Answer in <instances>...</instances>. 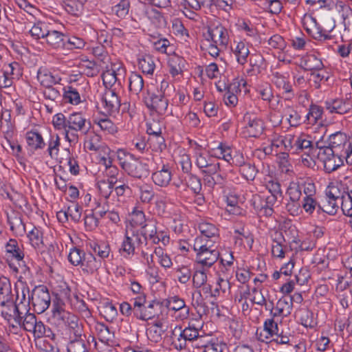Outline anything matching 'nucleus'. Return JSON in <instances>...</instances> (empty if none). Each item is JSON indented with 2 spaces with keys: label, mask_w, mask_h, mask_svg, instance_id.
<instances>
[{
  "label": "nucleus",
  "mask_w": 352,
  "mask_h": 352,
  "mask_svg": "<svg viewBox=\"0 0 352 352\" xmlns=\"http://www.w3.org/2000/svg\"><path fill=\"white\" fill-rule=\"evenodd\" d=\"M87 0H63L65 10L73 15H78L83 9Z\"/></svg>",
  "instance_id": "nucleus-52"
},
{
  "label": "nucleus",
  "mask_w": 352,
  "mask_h": 352,
  "mask_svg": "<svg viewBox=\"0 0 352 352\" xmlns=\"http://www.w3.org/2000/svg\"><path fill=\"white\" fill-rule=\"evenodd\" d=\"M47 145V152L49 156L52 159H56L59 155L60 147V138L59 135L51 133Z\"/></svg>",
  "instance_id": "nucleus-44"
},
{
  "label": "nucleus",
  "mask_w": 352,
  "mask_h": 352,
  "mask_svg": "<svg viewBox=\"0 0 352 352\" xmlns=\"http://www.w3.org/2000/svg\"><path fill=\"white\" fill-rule=\"evenodd\" d=\"M143 101L148 109L155 110L158 114L166 113L168 106V97L147 90L143 93Z\"/></svg>",
  "instance_id": "nucleus-12"
},
{
  "label": "nucleus",
  "mask_w": 352,
  "mask_h": 352,
  "mask_svg": "<svg viewBox=\"0 0 352 352\" xmlns=\"http://www.w3.org/2000/svg\"><path fill=\"white\" fill-rule=\"evenodd\" d=\"M167 307L170 310L175 311V317L181 320L186 319L189 314V309L184 301L177 296H173L168 298Z\"/></svg>",
  "instance_id": "nucleus-23"
},
{
  "label": "nucleus",
  "mask_w": 352,
  "mask_h": 352,
  "mask_svg": "<svg viewBox=\"0 0 352 352\" xmlns=\"http://www.w3.org/2000/svg\"><path fill=\"white\" fill-rule=\"evenodd\" d=\"M184 60L179 56H174L169 60V72L173 77L182 74L184 65Z\"/></svg>",
  "instance_id": "nucleus-61"
},
{
  "label": "nucleus",
  "mask_w": 352,
  "mask_h": 352,
  "mask_svg": "<svg viewBox=\"0 0 352 352\" xmlns=\"http://www.w3.org/2000/svg\"><path fill=\"white\" fill-rule=\"evenodd\" d=\"M336 6L341 15L344 30L352 33V8L342 1L338 2Z\"/></svg>",
  "instance_id": "nucleus-35"
},
{
  "label": "nucleus",
  "mask_w": 352,
  "mask_h": 352,
  "mask_svg": "<svg viewBox=\"0 0 352 352\" xmlns=\"http://www.w3.org/2000/svg\"><path fill=\"white\" fill-rule=\"evenodd\" d=\"M201 236L206 241L217 243L219 241V230L215 224L207 221H201L198 224Z\"/></svg>",
  "instance_id": "nucleus-17"
},
{
  "label": "nucleus",
  "mask_w": 352,
  "mask_h": 352,
  "mask_svg": "<svg viewBox=\"0 0 352 352\" xmlns=\"http://www.w3.org/2000/svg\"><path fill=\"white\" fill-rule=\"evenodd\" d=\"M349 192L345 191V185L339 182L330 183L325 190V195L334 198L339 201Z\"/></svg>",
  "instance_id": "nucleus-37"
},
{
  "label": "nucleus",
  "mask_w": 352,
  "mask_h": 352,
  "mask_svg": "<svg viewBox=\"0 0 352 352\" xmlns=\"http://www.w3.org/2000/svg\"><path fill=\"white\" fill-rule=\"evenodd\" d=\"M142 236V241L145 245L148 241H151L153 244L159 243V239L157 237V221L151 218L148 219L146 224H144L138 232Z\"/></svg>",
  "instance_id": "nucleus-16"
},
{
  "label": "nucleus",
  "mask_w": 352,
  "mask_h": 352,
  "mask_svg": "<svg viewBox=\"0 0 352 352\" xmlns=\"http://www.w3.org/2000/svg\"><path fill=\"white\" fill-rule=\"evenodd\" d=\"M157 257V263L164 269H169L173 265L170 256L161 248L156 247L153 251Z\"/></svg>",
  "instance_id": "nucleus-54"
},
{
  "label": "nucleus",
  "mask_w": 352,
  "mask_h": 352,
  "mask_svg": "<svg viewBox=\"0 0 352 352\" xmlns=\"http://www.w3.org/2000/svg\"><path fill=\"white\" fill-rule=\"evenodd\" d=\"M185 182L187 186L193 193L201 192L202 185L201 179L198 176L192 173H188L185 177Z\"/></svg>",
  "instance_id": "nucleus-62"
},
{
  "label": "nucleus",
  "mask_w": 352,
  "mask_h": 352,
  "mask_svg": "<svg viewBox=\"0 0 352 352\" xmlns=\"http://www.w3.org/2000/svg\"><path fill=\"white\" fill-rule=\"evenodd\" d=\"M159 305V302L155 300L151 301L147 306H144L135 316L142 320H148L153 318L157 314L155 309Z\"/></svg>",
  "instance_id": "nucleus-50"
},
{
  "label": "nucleus",
  "mask_w": 352,
  "mask_h": 352,
  "mask_svg": "<svg viewBox=\"0 0 352 352\" xmlns=\"http://www.w3.org/2000/svg\"><path fill=\"white\" fill-rule=\"evenodd\" d=\"M165 329L162 323L158 322L153 324L146 330L148 338L154 342H157L162 340V336Z\"/></svg>",
  "instance_id": "nucleus-55"
},
{
  "label": "nucleus",
  "mask_w": 352,
  "mask_h": 352,
  "mask_svg": "<svg viewBox=\"0 0 352 352\" xmlns=\"http://www.w3.org/2000/svg\"><path fill=\"white\" fill-rule=\"evenodd\" d=\"M1 313L2 317L12 327H15V322L19 321V307L14 303V300H11L10 303L0 305Z\"/></svg>",
  "instance_id": "nucleus-22"
},
{
  "label": "nucleus",
  "mask_w": 352,
  "mask_h": 352,
  "mask_svg": "<svg viewBox=\"0 0 352 352\" xmlns=\"http://www.w3.org/2000/svg\"><path fill=\"white\" fill-rule=\"evenodd\" d=\"M171 168L168 164H163L160 168L157 169L152 174L154 184L160 187H166L172 179Z\"/></svg>",
  "instance_id": "nucleus-21"
},
{
  "label": "nucleus",
  "mask_w": 352,
  "mask_h": 352,
  "mask_svg": "<svg viewBox=\"0 0 352 352\" xmlns=\"http://www.w3.org/2000/svg\"><path fill=\"white\" fill-rule=\"evenodd\" d=\"M245 120H248V122L245 126V133L249 137L256 138L261 135L263 131V122L254 117L251 118L250 116L245 117Z\"/></svg>",
  "instance_id": "nucleus-31"
},
{
  "label": "nucleus",
  "mask_w": 352,
  "mask_h": 352,
  "mask_svg": "<svg viewBox=\"0 0 352 352\" xmlns=\"http://www.w3.org/2000/svg\"><path fill=\"white\" fill-rule=\"evenodd\" d=\"M265 186L270 193V195L267 196L268 203L270 204L276 203L278 198L282 195L280 185L278 181L269 176L265 178Z\"/></svg>",
  "instance_id": "nucleus-28"
},
{
  "label": "nucleus",
  "mask_w": 352,
  "mask_h": 352,
  "mask_svg": "<svg viewBox=\"0 0 352 352\" xmlns=\"http://www.w3.org/2000/svg\"><path fill=\"white\" fill-rule=\"evenodd\" d=\"M12 300H14V297L11 284L8 279L3 278L0 284V305L10 303Z\"/></svg>",
  "instance_id": "nucleus-46"
},
{
  "label": "nucleus",
  "mask_w": 352,
  "mask_h": 352,
  "mask_svg": "<svg viewBox=\"0 0 352 352\" xmlns=\"http://www.w3.org/2000/svg\"><path fill=\"white\" fill-rule=\"evenodd\" d=\"M293 307V298L283 297L280 298L274 309H271L273 318L282 316L287 317L290 315Z\"/></svg>",
  "instance_id": "nucleus-24"
},
{
  "label": "nucleus",
  "mask_w": 352,
  "mask_h": 352,
  "mask_svg": "<svg viewBox=\"0 0 352 352\" xmlns=\"http://www.w3.org/2000/svg\"><path fill=\"white\" fill-rule=\"evenodd\" d=\"M301 64L305 69L314 72L322 70L324 67L321 58L314 54L303 56L301 59Z\"/></svg>",
  "instance_id": "nucleus-38"
},
{
  "label": "nucleus",
  "mask_w": 352,
  "mask_h": 352,
  "mask_svg": "<svg viewBox=\"0 0 352 352\" xmlns=\"http://www.w3.org/2000/svg\"><path fill=\"white\" fill-rule=\"evenodd\" d=\"M294 138L295 136L292 134L282 135L275 133L272 138L273 146H275L276 148H280L285 151H289L294 148Z\"/></svg>",
  "instance_id": "nucleus-33"
},
{
  "label": "nucleus",
  "mask_w": 352,
  "mask_h": 352,
  "mask_svg": "<svg viewBox=\"0 0 352 352\" xmlns=\"http://www.w3.org/2000/svg\"><path fill=\"white\" fill-rule=\"evenodd\" d=\"M102 265L100 259H97L91 253H85L80 267L82 271L87 274H93L96 272Z\"/></svg>",
  "instance_id": "nucleus-34"
},
{
  "label": "nucleus",
  "mask_w": 352,
  "mask_h": 352,
  "mask_svg": "<svg viewBox=\"0 0 352 352\" xmlns=\"http://www.w3.org/2000/svg\"><path fill=\"white\" fill-rule=\"evenodd\" d=\"M294 147L296 148V151L307 149V152L311 153L315 150V148L312 147V142L309 138L305 134H301L296 137V138H294Z\"/></svg>",
  "instance_id": "nucleus-56"
},
{
  "label": "nucleus",
  "mask_w": 352,
  "mask_h": 352,
  "mask_svg": "<svg viewBox=\"0 0 352 352\" xmlns=\"http://www.w3.org/2000/svg\"><path fill=\"white\" fill-rule=\"evenodd\" d=\"M19 321L15 322V326L19 325L25 331L32 333L34 338H41L45 335V326L41 320H38L33 314L26 312L24 315L21 311Z\"/></svg>",
  "instance_id": "nucleus-4"
},
{
  "label": "nucleus",
  "mask_w": 352,
  "mask_h": 352,
  "mask_svg": "<svg viewBox=\"0 0 352 352\" xmlns=\"http://www.w3.org/2000/svg\"><path fill=\"white\" fill-rule=\"evenodd\" d=\"M63 97L65 102L71 104L77 105L82 102L78 89L72 86H65L63 88Z\"/></svg>",
  "instance_id": "nucleus-49"
},
{
  "label": "nucleus",
  "mask_w": 352,
  "mask_h": 352,
  "mask_svg": "<svg viewBox=\"0 0 352 352\" xmlns=\"http://www.w3.org/2000/svg\"><path fill=\"white\" fill-rule=\"evenodd\" d=\"M214 246L215 243L206 241L202 236L194 239L192 248L196 254L195 261L204 268L211 267L219 259V252Z\"/></svg>",
  "instance_id": "nucleus-2"
},
{
  "label": "nucleus",
  "mask_w": 352,
  "mask_h": 352,
  "mask_svg": "<svg viewBox=\"0 0 352 352\" xmlns=\"http://www.w3.org/2000/svg\"><path fill=\"white\" fill-rule=\"evenodd\" d=\"M120 91L105 90L102 98V106L105 113L109 116H114L119 112L121 102Z\"/></svg>",
  "instance_id": "nucleus-14"
},
{
  "label": "nucleus",
  "mask_w": 352,
  "mask_h": 352,
  "mask_svg": "<svg viewBox=\"0 0 352 352\" xmlns=\"http://www.w3.org/2000/svg\"><path fill=\"white\" fill-rule=\"evenodd\" d=\"M106 146L100 142V138L96 134L89 135L85 142V146L89 151L100 152L102 146Z\"/></svg>",
  "instance_id": "nucleus-63"
},
{
  "label": "nucleus",
  "mask_w": 352,
  "mask_h": 352,
  "mask_svg": "<svg viewBox=\"0 0 352 352\" xmlns=\"http://www.w3.org/2000/svg\"><path fill=\"white\" fill-rule=\"evenodd\" d=\"M230 289V283L227 280L222 277L217 278L215 287L213 289L210 288V285H208L204 289L206 291L209 290L210 296L212 297L219 296L221 294H225L228 290Z\"/></svg>",
  "instance_id": "nucleus-48"
},
{
  "label": "nucleus",
  "mask_w": 352,
  "mask_h": 352,
  "mask_svg": "<svg viewBox=\"0 0 352 352\" xmlns=\"http://www.w3.org/2000/svg\"><path fill=\"white\" fill-rule=\"evenodd\" d=\"M144 243L138 231H126L119 248V253L125 258H131L135 254V250Z\"/></svg>",
  "instance_id": "nucleus-8"
},
{
  "label": "nucleus",
  "mask_w": 352,
  "mask_h": 352,
  "mask_svg": "<svg viewBox=\"0 0 352 352\" xmlns=\"http://www.w3.org/2000/svg\"><path fill=\"white\" fill-rule=\"evenodd\" d=\"M37 79L40 84L45 87L59 84L61 81V78L58 75L54 74L50 70L44 67H41L38 70Z\"/></svg>",
  "instance_id": "nucleus-30"
},
{
  "label": "nucleus",
  "mask_w": 352,
  "mask_h": 352,
  "mask_svg": "<svg viewBox=\"0 0 352 352\" xmlns=\"http://www.w3.org/2000/svg\"><path fill=\"white\" fill-rule=\"evenodd\" d=\"M25 140L28 146L34 151L41 150L46 145L42 135L36 130L28 131Z\"/></svg>",
  "instance_id": "nucleus-32"
},
{
  "label": "nucleus",
  "mask_w": 352,
  "mask_h": 352,
  "mask_svg": "<svg viewBox=\"0 0 352 352\" xmlns=\"http://www.w3.org/2000/svg\"><path fill=\"white\" fill-rule=\"evenodd\" d=\"M94 124L107 135H115L118 131L117 125L106 117L95 118Z\"/></svg>",
  "instance_id": "nucleus-39"
},
{
  "label": "nucleus",
  "mask_w": 352,
  "mask_h": 352,
  "mask_svg": "<svg viewBox=\"0 0 352 352\" xmlns=\"http://www.w3.org/2000/svg\"><path fill=\"white\" fill-rule=\"evenodd\" d=\"M177 333H179V337L177 338L179 341H180V338H182L184 341H192L197 338L199 340L201 337L199 336L198 329L192 325H189L184 330H182L181 327H175L173 333V339L177 336Z\"/></svg>",
  "instance_id": "nucleus-40"
},
{
  "label": "nucleus",
  "mask_w": 352,
  "mask_h": 352,
  "mask_svg": "<svg viewBox=\"0 0 352 352\" xmlns=\"http://www.w3.org/2000/svg\"><path fill=\"white\" fill-rule=\"evenodd\" d=\"M329 146L335 151L341 149V152L346 148H351L350 137L345 133L338 131L330 135Z\"/></svg>",
  "instance_id": "nucleus-26"
},
{
  "label": "nucleus",
  "mask_w": 352,
  "mask_h": 352,
  "mask_svg": "<svg viewBox=\"0 0 352 352\" xmlns=\"http://www.w3.org/2000/svg\"><path fill=\"white\" fill-rule=\"evenodd\" d=\"M50 295L45 287L40 285L32 290L31 302L34 310L37 314H42L47 310L50 305Z\"/></svg>",
  "instance_id": "nucleus-10"
},
{
  "label": "nucleus",
  "mask_w": 352,
  "mask_h": 352,
  "mask_svg": "<svg viewBox=\"0 0 352 352\" xmlns=\"http://www.w3.org/2000/svg\"><path fill=\"white\" fill-rule=\"evenodd\" d=\"M206 0H177V4L184 14L188 19L197 21L199 19L198 11L205 5Z\"/></svg>",
  "instance_id": "nucleus-15"
},
{
  "label": "nucleus",
  "mask_w": 352,
  "mask_h": 352,
  "mask_svg": "<svg viewBox=\"0 0 352 352\" xmlns=\"http://www.w3.org/2000/svg\"><path fill=\"white\" fill-rule=\"evenodd\" d=\"M125 75V69L120 65H113L103 72L102 78L106 90L121 91L122 82Z\"/></svg>",
  "instance_id": "nucleus-5"
},
{
  "label": "nucleus",
  "mask_w": 352,
  "mask_h": 352,
  "mask_svg": "<svg viewBox=\"0 0 352 352\" xmlns=\"http://www.w3.org/2000/svg\"><path fill=\"white\" fill-rule=\"evenodd\" d=\"M326 109L331 114L344 115L352 110V94L347 93L342 97L331 98L324 102Z\"/></svg>",
  "instance_id": "nucleus-9"
},
{
  "label": "nucleus",
  "mask_w": 352,
  "mask_h": 352,
  "mask_svg": "<svg viewBox=\"0 0 352 352\" xmlns=\"http://www.w3.org/2000/svg\"><path fill=\"white\" fill-rule=\"evenodd\" d=\"M296 314L301 324L305 327L314 328L317 325L314 314L310 310L305 308L300 309Z\"/></svg>",
  "instance_id": "nucleus-42"
},
{
  "label": "nucleus",
  "mask_w": 352,
  "mask_h": 352,
  "mask_svg": "<svg viewBox=\"0 0 352 352\" xmlns=\"http://www.w3.org/2000/svg\"><path fill=\"white\" fill-rule=\"evenodd\" d=\"M199 344L201 352H223L226 348V344L222 341L210 336L201 337Z\"/></svg>",
  "instance_id": "nucleus-19"
},
{
  "label": "nucleus",
  "mask_w": 352,
  "mask_h": 352,
  "mask_svg": "<svg viewBox=\"0 0 352 352\" xmlns=\"http://www.w3.org/2000/svg\"><path fill=\"white\" fill-rule=\"evenodd\" d=\"M286 194L289 197L288 200L300 201L302 192L298 180L292 181L289 183Z\"/></svg>",
  "instance_id": "nucleus-64"
},
{
  "label": "nucleus",
  "mask_w": 352,
  "mask_h": 352,
  "mask_svg": "<svg viewBox=\"0 0 352 352\" xmlns=\"http://www.w3.org/2000/svg\"><path fill=\"white\" fill-rule=\"evenodd\" d=\"M48 31L47 25L44 22L38 21L34 24L30 33L34 39H40L45 38Z\"/></svg>",
  "instance_id": "nucleus-57"
},
{
  "label": "nucleus",
  "mask_w": 352,
  "mask_h": 352,
  "mask_svg": "<svg viewBox=\"0 0 352 352\" xmlns=\"http://www.w3.org/2000/svg\"><path fill=\"white\" fill-rule=\"evenodd\" d=\"M8 223L10 230L19 236H23L25 233V226L19 214L12 212L8 216Z\"/></svg>",
  "instance_id": "nucleus-43"
},
{
  "label": "nucleus",
  "mask_w": 352,
  "mask_h": 352,
  "mask_svg": "<svg viewBox=\"0 0 352 352\" xmlns=\"http://www.w3.org/2000/svg\"><path fill=\"white\" fill-rule=\"evenodd\" d=\"M90 248L93 252L100 257V260L108 258L111 253L110 245L104 241L92 242L90 243Z\"/></svg>",
  "instance_id": "nucleus-51"
},
{
  "label": "nucleus",
  "mask_w": 352,
  "mask_h": 352,
  "mask_svg": "<svg viewBox=\"0 0 352 352\" xmlns=\"http://www.w3.org/2000/svg\"><path fill=\"white\" fill-rule=\"evenodd\" d=\"M204 36L208 42L225 47L230 41L228 30L220 24L209 26Z\"/></svg>",
  "instance_id": "nucleus-11"
},
{
  "label": "nucleus",
  "mask_w": 352,
  "mask_h": 352,
  "mask_svg": "<svg viewBox=\"0 0 352 352\" xmlns=\"http://www.w3.org/2000/svg\"><path fill=\"white\" fill-rule=\"evenodd\" d=\"M45 39L47 43L54 49H63L66 47L65 36L59 31L49 30Z\"/></svg>",
  "instance_id": "nucleus-36"
},
{
  "label": "nucleus",
  "mask_w": 352,
  "mask_h": 352,
  "mask_svg": "<svg viewBox=\"0 0 352 352\" xmlns=\"http://www.w3.org/2000/svg\"><path fill=\"white\" fill-rule=\"evenodd\" d=\"M123 170L129 176L137 179L145 178L149 174L148 165L135 157V155H130V161L123 165Z\"/></svg>",
  "instance_id": "nucleus-13"
},
{
  "label": "nucleus",
  "mask_w": 352,
  "mask_h": 352,
  "mask_svg": "<svg viewBox=\"0 0 352 352\" xmlns=\"http://www.w3.org/2000/svg\"><path fill=\"white\" fill-rule=\"evenodd\" d=\"M30 243L35 249H41L43 247V232L36 227H34L28 234Z\"/></svg>",
  "instance_id": "nucleus-53"
},
{
  "label": "nucleus",
  "mask_w": 352,
  "mask_h": 352,
  "mask_svg": "<svg viewBox=\"0 0 352 352\" xmlns=\"http://www.w3.org/2000/svg\"><path fill=\"white\" fill-rule=\"evenodd\" d=\"M139 67L143 73L152 75L155 69V60L151 56H144L139 60Z\"/></svg>",
  "instance_id": "nucleus-58"
},
{
  "label": "nucleus",
  "mask_w": 352,
  "mask_h": 352,
  "mask_svg": "<svg viewBox=\"0 0 352 352\" xmlns=\"http://www.w3.org/2000/svg\"><path fill=\"white\" fill-rule=\"evenodd\" d=\"M302 23L307 34L316 41L324 42L333 38V36L329 35L311 14H305L302 19Z\"/></svg>",
  "instance_id": "nucleus-7"
},
{
  "label": "nucleus",
  "mask_w": 352,
  "mask_h": 352,
  "mask_svg": "<svg viewBox=\"0 0 352 352\" xmlns=\"http://www.w3.org/2000/svg\"><path fill=\"white\" fill-rule=\"evenodd\" d=\"M52 124L70 146H75L80 135L87 133L90 126L89 120L80 112H73L67 116L62 113H56L52 116Z\"/></svg>",
  "instance_id": "nucleus-1"
},
{
  "label": "nucleus",
  "mask_w": 352,
  "mask_h": 352,
  "mask_svg": "<svg viewBox=\"0 0 352 352\" xmlns=\"http://www.w3.org/2000/svg\"><path fill=\"white\" fill-rule=\"evenodd\" d=\"M52 320L57 326H66L76 337L81 336L82 330L78 318L65 310L63 305L54 303L52 309Z\"/></svg>",
  "instance_id": "nucleus-3"
},
{
  "label": "nucleus",
  "mask_w": 352,
  "mask_h": 352,
  "mask_svg": "<svg viewBox=\"0 0 352 352\" xmlns=\"http://www.w3.org/2000/svg\"><path fill=\"white\" fill-rule=\"evenodd\" d=\"M231 51L239 65H244L248 62V58L250 54L248 43L243 41L234 40L231 46Z\"/></svg>",
  "instance_id": "nucleus-20"
},
{
  "label": "nucleus",
  "mask_w": 352,
  "mask_h": 352,
  "mask_svg": "<svg viewBox=\"0 0 352 352\" xmlns=\"http://www.w3.org/2000/svg\"><path fill=\"white\" fill-rule=\"evenodd\" d=\"M199 171L204 176L206 184L210 187H213L217 184H220L224 180V177L220 173V163L213 156L204 164L202 169H200Z\"/></svg>",
  "instance_id": "nucleus-6"
},
{
  "label": "nucleus",
  "mask_w": 352,
  "mask_h": 352,
  "mask_svg": "<svg viewBox=\"0 0 352 352\" xmlns=\"http://www.w3.org/2000/svg\"><path fill=\"white\" fill-rule=\"evenodd\" d=\"M82 208L76 203L72 202L65 210H60L59 216L63 215L65 219H71L74 222H78L81 219Z\"/></svg>",
  "instance_id": "nucleus-45"
},
{
  "label": "nucleus",
  "mask_w": 352,
  "mask_h": 352,
  "mask_svg": "<svg viewBox=\"0 0 352 352\" xmlns=\"http://www.w3.org/2000/svg\"><path fill=\"white\" fill-rule=\"evenodd\" d=\"M272 80L278 89L287 96V98L290 99L294 96L292 85L289 82V74L287 72L273 73Z\"/></svg>",
  "instance_id": "nucleus-18"
},
{
  "label": "nucleus",
  "mask_w": 352,
  "mask_h": 352,
  "mask_svg": "<svg viewBox=\"0 0 352 352\" xmlns=\"http://www.w3.org/2000/svg\"><path fill=\"white\" fill-rule=\"evenodd\" d=\"M314 152H316V157L321 162H322L324 166L327 161H329L331 157H333V155L337 152L333 149L332 147L330 146H324L321 148H316L314 150Z\"/></svg>",
  "instance_id": "nucleus-60"
},
{
  "label": "nucleus",
  "mask_w": 352,
  "mask_h": 352,
  "mask_svg": "<svg viewBox=\"0 0 352 352\" xmlns=\"http://www.w3.org/2000/svg\"><path fill=\"white\" fill-rule=\"evenodd\" d=\"M146 132L149 135L151 136L150 138L151 141H154V139H155V141L157 144V146L155 148V149L162 150L166 147L164 144V139L161 135L162 130L157 123L154 122L148 124L147 125Z\"/></svg>",
  "instance_id": "nucleus-41"
},
{
  "label": "nucleus",
  "mask_w": 352,
  "mask_h": 352,
  "mask_svg": "<svg viewBox=\"0 0 352 352\" xmlns=\"http://www.w3.org/2000/svg\"><path fill=\"white\" fill-rule=\"evenodd\" d=\"M310 87L316 89L322 88L323 85H329L331 74L324 69L312 72L309 75Z\"/></svg>",
  "instance_id": "nucleus-29"
},
{
  "label": "nucleus",
  "mask_w": 352,
  "mask_h": 352,
  "mask_svg": "<svg viewBox=\"0 0 352 352\" xmlns=\"http://www.w3.org/2000/svg\"><path fill=\"white\" fill-rule=\"evenodd\" d=\"M129 87L131 92L135 95L144 92V81L142 76L138 73H132L129 78Z\"/></svg>",
  "instance_id": "nucleus-47"
},
{
  "label": "nucleus",
  "mask_w": 352,
  "mask_h": 352,
  "mask_svg": "<svg viewBox=\"0 0 352 352\" xmlns=\"http://www.w3.org/2000/svg\"><path fill=\"white\" fill-rule=\"evenodd\" d=\"M190 146L193 151V159L195 166L200 169H202L203 166L208 160L212 156L201 145L198 144L196 142H190Z\"/></svg>",
  "instance_id": "nucleus-27"
},
{
  "label": "nucleus",
  "mask_w": 352,
  "mask_h": 352,
  "mask_svg": "<svg viewBox=\"0 0 352 352\" xmlns=\"http://www.w3.org/2000/svg\"><path fill=\"white\" fill-rule=\"evenodd\" d=\"M116 184L112 181L102 179L97 183V188L99 194L104 199H107L111 195Z\"/></svg>",
  "instance_id": "nucleus-59"
},
{
  "label": "nucleus",
  "mask_w": 352,
  "mask_h": 352,
  "mask_svg": "<svg viewBox=\"0 0 352 352\" xmlns=\"http://www.w3.org/2000/svg\"><path fill=\"white\" fill-rule=\"evenodd\" d=\"M6 255L8 259L21 262L24 258L23 245L15 239H10L5 245Z\"/></svg>",
  "instance_id": "nucleus-25"
}]
</instances>
